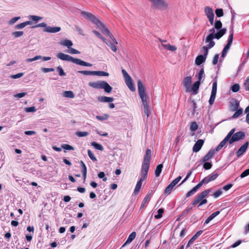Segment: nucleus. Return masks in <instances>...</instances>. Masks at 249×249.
I'll return each instance as SVG.
<instances>
[{
    "label": "nucleus",
    "mask_w": 249,
    "mask_h": 249,
    "mask_svg": "<svg viewBox=\"0 0 249 249\" xmlns=\"http://www.w3.org/2000/svg\"><path fill=\"white\" fill-rule=\"evenodd\" d=\"M235 128L232 129L228 133V134L226 136V137L220 142L219 144H220L222 146H224L228 142L230 143V138L231 137L233 133L235 132Z\"/></svg>",
    "instance_id": "15"
},
{
    "label": "nucleus",
    "mask_w": 249,
    "mask_h": 249,
    "mask_svg": "<svg viewBox=\"0 0 249 249\" xmlns=\"http://www.w3.org/2000/svg\"><path fill=\"white\" fill-rule=\"evenodd\" d=\"M239 102L237 100H235L231 103V109L232 111H235L239 109Z\"/></svg>",
    "instance_id": "32"
},
{
    "label": "nucleus",
    "mask_w": 249,
    "mask_h": 249,
    "mask_svg": "<svg viewBox=\"0 0 249 249\" xmlns=\"http://www.w3.org/2000/svg\"><path fill=\"white\" fill-rule=\"evenodd\" d=\"M137 83L138 92L142 103V106L144 108V112L147 117H148L150 113L149 107L148 104V97L146 93L145 87L142 83L141 80H138Z\"/></svg>",
    "instance_id": "4"
},
{
    "label": "nucleus",
    "mask_w": 249,
    "mask_h": 249,
    "mask_svg": "<svg viewBox=\"0 0 249 249\" xmlns=\"http://www.w3.org/2000/svg\"><path fill=\"white\" fill-rule=\"evenodd\" d=\"M222 23L219 21H216L214 27L209 30L210 34L206 36L205 42L208 43L206 46H203L201 51L203 53V56L207 57L209 50L212 48L215 45L213 39H219L226 33L227 29L225 28H222Z\"/></svg>",
    "instance_id": "1"
},
{
    "label": "nucleus",
    "mask_w": 249,
    "mask_h": 249,
    "mask_svg": "<svg viewBox=\"0 0 249 249\" xmlns=\"http://www.w3.org/2000/svg\"><path fill=\"white\" fill-rule=\"evenodd\" d=\"M61 147L67 150H73L74 147L70 145L67 144H63L61 145Z\"/></svg>",
    "instance_id": "49"
},
{
    "label": "nucleus",
    "mask_w": 249,
    "mask_h": 249,
    "mask_svg": "<svg viewBox=\"0 0 249 249\" xmlns=\"http://www.w3.org/2000/svg\"><path fill=\"white\" fill-rule=\"evenodd\" d=\"M32 24V22L31 21H26L25 22L16 25L14 28L15 29L17 30L22 29L27 25H31Z\"/></svg>",
    "instance_id": "26"
},
{
    "label": "nucleus",
    "mask_w": 249,
    "mask_h": 249,
    "mask_svg": "<svg viewBox=\"0 0 249 249\" xmlns=\"http://www.w3.org/2000/svg\"><path fill=\"white\" fill-rule=\"evenodd\" d=\"M60 44L64 46H66L68 49L70 48L73 45L72 42L70 40L65 39L61 41Z\"/></svg>",
    "instance_id": "29"
},
{
    "label": "nucleus",
    "mask_w": 249,
    "mask_h": 249,
    "mask_svg": "<svg viewBox=\"0 0 249 249\" xmlns=\"http://www.w3.org/2000/svg\"><path fill=\"white\" fill-rule=\"evenodd\" d=\"M200 85L199 82H195L192 87H190V90L188 92L192 91L193 94H196L198 93Z\"/></svg>",
    "instance_id": "19"
},
{
    "label": "nucleus",
    "mask_w": 249,
    "mask_h": 249,
    "mask_svg": "<svg viewBox=\"0 0 249 249\" xmlns=\"http://www.w3.org/2000/svg\"><path fill=\"white\" fill-rule=\"evenodd\" d=\"M206 57L204 56L203 55H199L196 57L195 63L197 65H200L206 61Z\"/></svg>",
    "instance_id": "28"
},
{
    "label": "nucleus",
    "mask_w": 249,
    "mask_h": 249,
    "mask_svg": "<svg viewBox=\"0 0 249 249\" xmlns=\"http://www.w3.org/2000/svg\"><path fill=\"white\" fill-rule=\"evenodd\" d=\"M20 18V17H15L14 18H12L11 20H10L8 21V24L9 25H13Z\"/></svg>",
    "instance_id": "56"
},
{
    "label": "nucleus",
    "mask_w": 249,
    "mask_h": 249,
    "mask_svg": "<svg viewBox=\"0 0 249 249\" xmlns=\"http://www.w3.org/2000/svg\"><path fill=\"white\" fill-rule=\"evenodd\" d=\"M162 164H160L156 167V170L155 171V175L156 177H159L160 176V174L162 171Z\"/></svg>",
    "instance_id": "31"
},
{
    "label": "nucleus",
    "mask_w": 249,
    "mask_h": 249,
    "mask_svg": "<svg viewBox=\"0 0 249 249\" xmlns=\"http://www.w3.org/2000/svg\"><path fill=\"white\" fill-rule=\"evenodd\" d=\"M202 230L198 231L191 238L194 241L198 238V237L202 233Z\"/></svg>",
    "instance_id": "53"
},
{
    "label": "nucleus",
    "mask_w": 249,
    "mask_h": 249,
    "mask_svg": "<svg viewBox=\"0 0 249 249\" xmlns=\"http://www.w3.org/2000/svg\"><path fill=\"white\" fill-rule=\"evenodd\" d=\"M174 187V186L170 183L164 190V193L166 195H170Z\"/></svg>",
    "instance_id": "33"
},
{
    "label": "nucleus",
    "mask_w": 249,
    "mask_h": 249,
    "mask_svg": "<svg viewBox=\"0 0 249 249\" xmlns=\"http://www.w3.org/2000/svg\"><path fill=\"white\" fill-rule=\"evenodd\" d=\"M98 100L102 103H111L114 101V98L110 97L99 96Z\"/></svg>",
    "instance_id": "23"
},
{
    "label": "nucleus",
    "mask_w": 249,
    "mask_h": 249,
    "mask_svg": "<svg viewBox=\"0 0 249 249\" xmlns=\"http://www.w3.org/2000/svg\"><path fill=\"white\" fill-rule=\"evenodd\" d=\"M245 113L247 114L246 119V122L249 124V106L245 109Z\"/></svg>",
    "instance_id": "58"
},
{
    "label": "nucleus",
    "mask_w": 249,
    "mask_h": 249,
    "mask_svg": "<svg viewBox=\"0 0 249 249\" xmlns=\"http://www.w3.org/2000/svg\"><path fill=\"white\" fill-rule=\"evenodd\" d=\"M235 111V112L233 114V115L232 116V118L233 119L238 118L243 113V109L241 108H240Z\"/></svg>",
    "instance_id": "38"
},
{
    "label": "nucleus",
    "mask_w": 249,
    "mask_h": 249,
    "mask_svg": "<svg viewBox=\"0 0 249 249\" xmlns=\"http://www.w3.org/2000/svg\"><path fill=\"white\" fill-rule=\"evenodd\" d=\"M80 163L81 166L82 168V173L83 175V181H85L86 180V177H87V167L84 162L82 160L80 161Z\"/></svg>",
    "instance_id": "25"
},
{
    "label": "nucleus",
    "mask_w": 249,
    "mask_h": 249,
    "mask_svg": "<svg viewBox=\"0 0 249 249\" xmlns=\"http://www.w3.org/2000/svg\"><path fill=\"white\" fill-rule=\"evenodd\" d=\"M63 96L65 97L73 98L74 97V94L72 91H65L63 93Z\"/></svg>",
    "instance_id": "35"
},
{
    "label": "nucleus",
    "mask_w": 249,
    "mask_h": 249,
    "mask_svg": "<svg viewBox=\"0 0 249 249\" xmlns=\"http://www.w3.org/2000/svg\"><path fill=\"white\" fill-rule=\"evenodd\" d=\"M196 192V191L193 188L190 191L187 193L186 196L187 197H190L191 196L193 195Z\"/></svg>",
    "instance_id": "62"
},
{
    "label": "nucleus",
    "mask_w": 249,
    "mask_h": 249,
    "mask_svg": "<svg viewBox=\"0 0 249 249\" xmlns=\"http://www.w3.org/2000/svg\"><path fill=\"white\" fill-rule=\"evenodd\" d=\"M152 151L151 149H147L143 157V160L142 162L141 177L136 185L142 186V182L147 178V173L150 167V160H151Z\"/></svg>",
    "instance_id": "3"
},
{
    "label": "nucleus",
    "mask_w": 249,
    "mask_h": 249,
    "mask_svg": "<svg viewBox=\"0 0 249 249\" xmlns=\"http://www.w3.org/2000/svg\"><path fill=\"white\" fill-rule=\"evenodd\" d=\"M207 197V196H205L201 193H199L196 196L193 201V205H196L198 204V207L199 208L203 205L206 204L208 202V201L206 198Z\"/></svg>",
    "instance_id": "9"
},
{
    "label": "nucleus",
    "mask_w": 249,
    "mask_h": 249,
    "mask_svg": "<svg viewBox=\"0 0 249 249\" xmlns=\"http://www.w3.org/2000/svg\"><path fill=\"white\" fill-rule=\"evenodd\" d=\"M91 145L93 146L96 149L100 151H103L104 150V147L102 145L96 142H92L91 143Z\"/></svg>",
    "instance_id": "37"
},
{
    "label": "nucleus",
    "mask_w": 249,
    "mask_h": 249,
    "mask_svg": "<svg viewBox=\"0 0 249 249\" xmlns=\"http://www.w3.org/2000/svg\"><path fill=\"white\" fill-rule=\"evenodd\" d=\"M244 86L246 90L249 91V79L247 78L244 83Z\"/></svg>",
    "instance_id": "64"
},
{
    "label": "nucleus",
    "mask_w": 249,
    "mask_h": 249,
    "mask_svg": "<svg viewBox=\"0 0 249 249\" xmlns=\"http://www.w3.org/2000/svg\"><path fill=\"white\" fill-rule=\"evenodd\" d=\"M61 28L59 27H52L48 26L46 28H44V31L47 33H55L59 32Z\"/></svg>",
    "instance_id": "20"
},
{
    "label": "nucleus",
    "mask_w": 249,
    "mask_h": 249,
    "mask_svg": "<svg viewBox=\"0 0 249 249\" xmlns=\"http://www.w3.org/2000/svg\"><path fill=\"white\" fill-rule=\"evenodd\" d=\"M215 153V150L214 149H210L207 154L202 159L200 160V163H203L204 161H208L211 159L213 158L214 154Z\"/></svg>",
    "instance_id": "13"
},
{
    "label": "nucleus",
    "mask_w": 249,
    "mask_h": 249,
    "mask_svg": "<svg viewBox=\"0 0 249 249\" xmlns=\"http://www.w3.org/2000/svg\"><path fill=\"white\" fill-rule=\"evenodd\" d=\"M56 69H57V70L58 72L59 75L60 76L66 75L65 72L64 71L63 69L62 68V67L61 66L57 67Z\"/></svg>",
    "instance_id": "55"
},
{
    "label": "nucleus",
    "mask_w": 249,
    "mask_h": 249,
    "mask_svg": "<svg viewBox=\"0 0 249 249\" xmlns=\"http://www.w3.org/2000/svg\"><path fill=\"white\" fill-rule=\"evenodd\" d=\"M249 143V142H247L239 148L236 152L237 157H240L246 151Z\"/></svg>",
    "instance_id": "14"
},
{
    "label": "nucleus",
    "mask_w": 249,
    "mask_h": 249,
    "mask_svg": "<svg viewBox=\"0 0 249 249\" xmlns=\"http://www.w3.org/2000/svg\"><path fill=\"white\" fill-rule=\"evenodd\" d=\"M160 41L161 42L162 46L167 50H169L171 51H175L177 50V47L175 46L171 45L169 44H165L164 42L166 41L165 40H163L160 39Z\"/></svg>",
    "instance_id": "22"
},
{
    "label": "nucleus",
    "mask_w": 249,
    "mask_h": 249,
    "mask_svg": "<svg viewBox=\"0 0 249 249\" xmlns=\"http://www.w3.org/2000/svg\"><path fill=\"white\" fill-rule=\"evenodd\" d=\"M12 35L15 37L18 38L21 36L23 35V31H16L12 33Z\"/></svg>",
    "instance_id": "47"
},
{
    "label": "nucleus",
    "mask_w": 249,
    "mask_h": 249,
    "mask_svg": "<svg viewBox=\"0 0 249 249\" xmlns=\"http://www.w3.org/2000/svg\"><path fill=\"white\" fill-rule=\"evenodd\" d=\"M222 194V191L221 189H219L218 190H217L216 192H215V193H214L213 195H212V196L214 198H216L217 197H218L220 196H221Z\"/></svg>",
    "instance_id": "51"
},
{
    "label": "nucleus",
    "mask_w": 249,
    "mask_h": 249,
    "mask_svg": "<svg viewBox=\"0 0 249 249\" xmlns=\"http://www.w3.org/2000/svg\"><path fill=\"white\" fill-rule=\"evenodd\" d=\"M57 57L62 60L72 62L80 66L91 67L92 65L90 63L85 62L78 58H74L68 54H66L62 53H58L57 55Z\"/></svg>",
    "instance_id": "5"
},
{
    "label": "nucleus",
    "mask_w": 249,
    "mask_h": 249,
    "mask_svg": "<svg viewBox=\"0 0 249 249\" xmlns=\"http://www.w3.org/2000/svg\"><path fill=\"white\" fill-rule=\"evenodd\" d=\"M98 177L100 178H102L104 181L107 180V178L105 177V174L104 172H100L98 174Z\"/></svg>",
    "instance_id": "54"
},
{
    "label": "nucleus",
    "mask_w": 249,
    "mask_h": 249,
    "mask_svg": "<svg viewBox=\"0 0 249 249\" xmlns=\"http://www.w3.org/2000/svg\"><path fill=\"white\" fill-rule=\"evenodd\" d=\"M205 76L204 74V71L203 68L201 69L198 73L197 77H198V80L196 82H199V83L201 84L203 81V80H202V79L204 78Z\"/></svg>",
    "instance_id": "30"
},
{
    "label": "nucleus",
    "mask_w": 249,
    "mask_h": 249,
    "mask_svg": "<svg viewBox=\"0 0 249 249\" xmlns=\"http://www.w3.org/2000/svg\"><path fill=\"white\" fill-rule=\"evenodd\" d=\"M68 53H71V54H79L80 53V52L76 50V49L72 48L71 47L69 48V51H68Z\"/></svg>",
    "instance_id": "63"
},
{
    "label": "nucleus",
    "mask_w": 249,
    "mask_h": 249,
    "mask_svg": "<svg viewBox=\"0 0 249 249\" xmlns=\"http://www.w3.org/2000/svg\"><path fill=\"white\" fill-rule=\"evenodd\" d=\"M192 83V77L187 76L185 77L183 81V84L186 88V90L188 92L190 90V87Z\"/></svg>",
    "instance_id": "17"
},
{
    "label": "nucleus",
    "mask_w": 249,
    "mask_h": 249,
    "mask_svg": "<svg viewBox=\"0 0 249 249\" xmlns=\"http://www.w3.org/2000/svg\"><path fill=\"white\" fill-rule=\"evenodd\" d=\"M23 75L24 73L23 72H20L16 74L11 75L10 77L12 79H17L21 77Z\"/></svg>",
    "instance_id": "57"
},
{
    "label": "nucleus",
    "mask_w": 249,
    "mask_h": 249,
    "mask_svg": "<svg viewBox=\"0 0 249 249\" xmlns=\"http://www.w3.org/2000/svg\"><path fill=\"white\" fill-rule=\"evenodd\" d=\"M164 213V210L163 209H159L158 210V214L155 215V218L156 219H158L160 218L162 216V214Z\"/></svg>",
    "instance_id": "40"
},
{
    "label": "nucleus",
    "mask_w": 249,
    "mask_h": 249,
    "mask_svg": "<svg viewBox=\"0 0 249 249\" xmlns=\"http://www.w3.org/2000/svg\"><path fill=\"white\" fill-rule=\"evenodd\" d=\"M93 75H97L99 76H108L109 73L108 72L103 71H94Z\"/></svg>",
    "instance_id": "34"
},
{
    "label": "nucleus",
    "mask_w": 249,
    "mask_h": 249,
    "mask_svg": "<svg viewBox=\"0 0 249 249\" xmlns=\"http://www.w3.org/2000/svg\"><path fill=\"white\" fill-rule=\"evenodd\" d=\"M81 14L86 18L89 19L91 22L96 24L103 34L109 37L110 40L108 41L106 39V42H104L110 47L112 51L116 52L117 50L116 46V45L118 43L117 41L112 34L110 33L108 29L106 27L105 25L100 21L99 18L95 17L90 13L83 11L81 12Z\"/></svg>",
    "instance_id": "2"
},
{
    "label": "nucleus",
    "mask_w": 249,
    "mask_h": 249,
    "mask_svg": "<svg viewBox=\"0 0 249 249\" xmlns=\"http://www.w3.org/2000/svg\"><path fill=\"white\" fill-rule=\"evenodd\" d=\"M204 12L208 18L214 17L213 10L209 6H206L204 8Z\"/></svg>",
    "instance_id": "21"
},
{
    "label": "nucleus",
    "mask_w": 249,
    "mask_h": 249,
    "mask_svg": "<svg viewBox=\"0 0 249 249\" xmlns=\"http://www.w3.org/2000/svg\"><path fill=\"white\" fill-rule=\"evenodd\" d=\"M215 13L217 17H221L223 16L222 9H216L215 11Z\"/></svg>",
    "instance_id": "52"
},
{
    "label": "nucleus",
    "mask_w": 249,
    "mask_h": 249,
    "mask_svg": "<svg viewBox=\"0 0 249 249\" xmlns=\"http://www.w3.org/2000/svg\"><path fill=\"white\" fill-rule=\"evenodd\" d=\"M89 86L95 89H103L107 93H110L112 88L105 81H98L89 83Z\"/></svg>",
    "instance_id": "6"
},
{
    "label": "nucleus",
    "mask_w": 249,
    "mask_h": 249,
    "mask_svg": "<svg viewBox=\"0 0 249 249\" xmlns=\"http://www.w3.org/2000/svg\"><path fill=\"white\" fill-rule=\"evenodd\" d=\"M151 3V7L159 10H165L168 6L164 0H148Z\"/></svg>",
    "instance_id": "8"
},
{
    "label": "nucleus",
    "mask_w": 249,
    "mask_h": 249,
    "mask_svg": "<svg viewBox=\"0 0 249 249\" xmlns=\"http://www.w3.org/2000/svg\"><path fill=\"white\" fill-rule=\"evenodd\" d=\"M122 72L124 78L125 83L126 86L131 91H135L136 88L131 77L123 69L122 70Z\"/></svg>",
    "instance_id": "7"
},
{
    "label": "nucleus",
    "mask_w": 249,
    "mask_h": 249,
    "mask_svg": "<svg viewBox=\"0 0 249 249\" xmlns=\"http://www.w3.org/2000/svg\"><path fill=\"white\" fill-rule=\"evenodd\" d=\"M203 167L205 170L210 169L212 167V164L211 162L204 161L203 162Z\"/></svg>",
    "instance_id": "43"
},
{
    "label": "nucleus",
    "mask_w": 249,
    "mask_h": 249,
    "mask_svg": "<svg viewBox=\"0 0 249 249\" xmlns=\"http://www.w3.org/2000/svg\"><path fill=\"white\" fill-rule=\"evenodd\" d=\"M89 134V133L86 131L81 132V131H77L75 133V135L79 137H83L87 136Z\"/></svg>",
    "instance_id": "45"
},
{
    "label": "nucleus",
    "mask_w": 249,
    "mask_h": 249,
    "mask_svg": "<svg viewBox=\"0 0 249 249\" xmlns=\"http://www.w3.org/2000/svg\"><path fill=\"white\" fill-rule=\"evenodd\" d=\"M217 91V81L214 80L213 83L212 90L211 96L209 101V104L212 105L215 100Z\"/></svg>",
    "instance_id": "12"
},
{
    "label": "nucleus",
    "mask_w": 249,
    "mask_h": 249,
    "mask_svg": "<svg viewBox=\"0 0 249 249\" xmlns=\"http://www.w3.org/2000/svg\"><path fill=\"white\" fill-rule=\"evenodd\" d=\"M77 72L85 75H93L94 71H79Z\"/></svg>",
    "instance_id": "41"
},
{
    "label": "nucleus",
    "mask_w": 249,
    "mask_h": 249,
    "mask_svg": "<svg viewBox=\"0 0 249 249\" xmlns=\"http://www.w3.org/2000/svg\"><path fill=\"white\" fill-rule=\"evenodd\" d=\"M218 176V174L217 173H213L211 175H209L207 177L204 178L203 179L206 184L209 183L211 181L214 180Z\"/></svg>",
    "instance_id": "18"
},
{
    "label": "nucleus",
    "mask_w": 249,
    "mask_h": 249,
    "mask_svg": "<svg viewBox=\"0 0 249 249\" xmlns=\"http://www.w3.org/2000/svg\"><path fill=\"white\" fill-rule=\"evenodd\" d=\"M249 175V168L244 171L240 175V177L241 178H245Z\"/></svg>",
    "instance_id": "61"
},
{
    "label": "nucleus",
    "mask_w": 249,
    "mask_h": 249,
    "mask_svg": "<svg viewBox=\"0 0 249 249\" xmlns=\"http://www.w3.org/2000/svg\"><path fill=\"white\" fill-rule=\"evenodd\" d=\"M245 137V133L243 131H238L232 135L230 138V144H232L235 142L239 141L241 140H243Z\"/></svg>",
    "instance_id": "10"
},
{
    "label": "nucleus",
    "mask_w": 249,
    "mask_h": 249,
    "mask_svg": "<svg viewBox=\"0 0 249 249\" xmlns=\"http://www.w3.org/2000/svg\"><path fill=\"white\" fill-rule=\"evenodd\" d=\"M206 184L204 182V180L202 179L201 181H200L196 186H195L194 188L197 191V190L200 188L203 184Z\"/></svg>",
    "instance_id": "59"
},
{
    "label": "nucleus",
    "mask_w": 249,
    "mask_h": 249,
    "mask_svg": "<svg viewBox=\"0 0 249 249\" xmlns=\"http://www.w3.org/2000/svg\"><path fill=\"white\" fill-rule=\"evenodd\" d=\"M88 154L89 158L93 161H96L97 159L90 150H88Z\"/></svg>",
    "instance_id": "44"
},
{
    "label": "nucleus",
    "mask_w": 249,
    "mask_h": 249,
    "mask_svg": "<svg viewBox=\"0 0 249 249\" xmlns=\"http://www.w3.org/2000/svg\"><path fill=\"white\" fill-rule=\"evenodd\" d=\"M232 40H233V32H231V33L229 36L228 43L226 44V45L225 46V47L224 48V49L222 51V54H221V57L224 58L226 56V54H227V53L229 50L230 49L231 46L232 44Z\"/></svg>",
    "instance_id": "11"
},
{
    "label": "nucleus",
    "mask_w": 249,
    "mask_h": 249,
    "mask_svg": "<svg viewBox=\"0 0 249 249\" xmlns=\"http://www.w3.org/2000/svg\"><path fill=\"white\" fill-rule=\"evenodd\" d=\"M41 55H36V56H35L33 58L26 59L25 61L26 62H33L34 61H36V60L40 59H41Z\"/></svg>",
    "instance_id": "48"
},
{
    "label": "nucleus",
    "mask_w": 249,
    "mask_h": 249,
    "mask_svg": "<svg viewBox=\"0 0 249 249\" xmlns=\"http://www.w3.org/2000/svg\"><path fill=\"white\" fill-rule=\"evenodd\" d=\"M204 143V141L201 139L198 140L194 145L193 150L194 152H198L201 148Z\"/></svg>",
    "instance_id": "16"
},
{
    "label": "nucleus",
    "mask_w": 249,
    "mask_h": 249,
    "mask_svg": "<svg viewBox=\"0 0 249 249\" xmlns=\"http://www.w3.org/2000/svg\"><path fill=\"white\" fill-rule=\"evenodd\" d=\"M136 233L135 231L131 232L128 237L127 238L126 242L122 246V248L124 247L126 245L130 244L136 237Z\"/></svg>",
    "instance_id": "24"
},
{
    "label": "nucleus",
    "mask_w": 249,
    "mask_h": 249,
    "mask_svg": "<svg viewBox=\"0 0 249 249\" xmlns=\"http://www.w3.org/2000/svg\"><path fill=\"white\" fill-rule=\"evenodd\" d=\"M92 33H94L97 37L102 40L104 42H106V39L104 37L98 32L95 30H93Z\"/></svg>",
    "instance_id": "46"
},
{
    "label": "nucleus",
    "mask_w": 249,
    "mask_h": 249,
    "mask_svg": "<svg viewBox=\"0 0 249 249\" xmlns=\"http://www.w3.org/2000/svg\"><path fill=\"white\" fill-rule=\"evenodd\" d=\"M25 111L26 112H35L36 111V109L35 107H27L25 108Z\"/></svg>",
    "instance_id": "50"
},
{
    "label": "nucleus",
    "mask_w": 249,
    "mask_h": 249,
    "mask_svg": "<svg viewBox=\"0 0 249 249\" xmlns=\"http://www.w3.org/2000/svg\"><path fill=\"white\" fill-rule=\"evenodd\" d=\"M231 90L233 92H236L240 89V86L238 84H235L231 87Z\"/></svg>",
    "instance_id": "42"
},
{
    "label": "nucleus",
    "mask_w": 249,
    "mask_h": 249,
    "mask_svg": "<svg viewBox=\"0 0 249 249\" xmlns=\"http://www.w3.org/2000/svg\"><path fill=\"white\" fill-rule=\"evenodd\" d=\"M181 179V177L179 176L175 179H174L170 183L172 184L174 186H175L176 184L178 183V182Z\"/></svg>",
    "instance_id": "60"
},
{
    "label": "nucleus",
    "mask_w": 249,
    "mask_h": 249,
    "mask_svg": "<svg viewBox=\"0 0 249 249\" xmlns=\"http://www.w3.org/2000/svg\"><path fill=\"white\" fill-rule=\"evenodd\" d=\"M150 199V195L147 194L143 198L142 203L140 209H142L145 207V204L148 202Z\"/></svg>",
    "instance_id": "36"
},
{
    "label": "nucleus",
    "mask_w": 249,
    "mask_h": 249,
    "mask_svg": "<svg viewBox=\"0 0 249 249\" xmlns=\"http://www.w3.org/2000/svg\"><path fill=\"white\" fill-rule=\"evenodd\" d=\"M28 18L36 22H37L38 21L42 19L43 18L37 16L30 15L28 17Z\"/></svg>",
    "instance_id": "39"
},
{
    "label": "nucleus",
    "mask_w": 249,
    "mask_h": 249,
    "mask_svg": "<svg viewBox=\"0 0 249 249\" xmlns=\"http://www.w3.org/2000/svg\"><path fill=\"white\" fill-rule=\"evenodd\" d=\"M220 213V211H216L213 213H212L205 221L204 224L207 225L212 220H213L215 217L217 216Z\"/></svg>",
    "instance_id": "27"
}]
</instances>
